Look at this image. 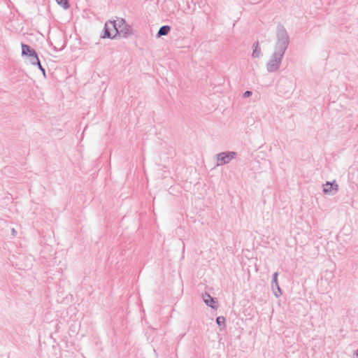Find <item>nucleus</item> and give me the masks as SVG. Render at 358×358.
Here are the masks:
<instances>
[{"instance_id": "39448f33", "label": "nucleus", "mask_w": 358, "mask_h": 358, "mask_svg": "<svg viewBox=\"0 0 358 358\" xmlns=\"http://www.w3.org/2000/svg\"><path fill=\"white\" fill-rule=\"evenodd\" d=\"M22 56L27 57L29 59L30 64H33L35 62H38V57L36 51L29 45L22 43Z\"/></svg>"}, {"instance_id": "1a4fd4ad", "label": "nucleus", "mask_w": 358, "mask_h": 358, "mask_svg": "<svg viewBox=\"0 0 358 358\" xmlns=\"http://www.w3.org/2000/svg\"><path fill=\"white\" fill-rule=\"evenodd\" d=\"M202 299L205 304L208 307L213 310H217L218 308V306L217 305V302L215 301V299L212 297L208 293L205 292L203 294Z\"/></svg>"}, {"instance_id": "f03ea898", "label": "nucleus", "mask_w": 358, "mask_h": 358, "mask_svg": "<svg viewBox=\"0 0 358 358\" xmlns=\"http://www.w3.org/2000/svg\"><path fill=\"white\" fill-rule=\"evenodd\" d=\"M284 55L282 52L273 51L266 64V71L268 73L277 72L279 70Z\"/></svg>"}, {"instance_id": "20e7f679", "label": "nucleus", "mask_w": 358, "mask_h": 358, "mask_svg": "<svg viewBox=\"0 0 358 358\" xmlns=\"http://www.w3.org/2000/svg\"><path fill=\"white\" fill-rule=\"evenodd\" d=\"M237 153L234 151H225L217 155V166H223L229 164L232 159H235Z\"/></svg>"}, {"instance_id": "6e6552de", "label": "nucleus", "mask_w": 358, "mask_h": 358, "mask_svg": "<svg viewBox=\"0 0 358 358\" xmlns=\"http://www.w3.org/2000/svg\"><path fill=\"white\" fill-rule=\"evenodd\" d=\"M278 273L275 272L273 274V279L271 281V287H272L273 294L276 297H278L280 295H282V291L280 288V286H279V284L278 282Z\"/></svg>"}, {"instance_id": "dca6fc26", "label": "nucleus", "mask_w": 358, "mask_h": 358, "mask_svg": "<svg viewBox=\"0 0 358 358\" xmlns=\"http://www.w3.org/2000/svg\"><path fill=\"white\" fill-rule=\"evenodd\" d=\"M354 355L358 357V349L355 352Z\"/></svg>"}, {"instance_id": "f8f14e48", "label": "nucleus", "mask_w": 358, "mask_h": 358, "mask_svg": "<svg viewBox=\"0 0 358 358\" xmlns=\"http://www.w3.org/2000/svg\"><path fill=\"white\" fill-rule=\"evenodd\" d=\"M226 319L223 316H218L216 318V323L221 329L225 328Z\"/></svg>"}, {"instance_id": "f3484780", "label": "nucleus", "mask_w": 358, "mask_h": 358, "mask_svg": "<svg viewBox=\"0 0 358 358\" xmlns=\"http://www.w3.org/2000/svg\"><path fill=\"white\" fill-rule=\"evenodd\" d=\"M12 233H13V235L16 233V231H15V230L14 229H12Z\"/></svg>"}, {"instance_id": "9b49d317", "label": "nucleus", "mask_w": 358, "mask_h": 358, "mask_svg": "<svg viewBox=\"0 0 358 358\" xmlns=\"http://www.w3.org/2000/svg\"><path fill=\"white\" fill-rule=\"evenodd\" d=\"M252 48H253V50H252V57L253 58H259L262 55V52H261V48H259L258 41L253 43Z\"/></svg>"}, {"instance_id": "7ed1b4c3", "label": "nucleus", "mask_w": 358, "mask_h": 358, "mask_svg": "<svg viewBox=\"0 0 358 358\" xmlns=\"http://www.w3.org/2000/svg\"><path fill=\"white\" fill-rule=\"evenodd\" d=\"M118 34L117 20L108 21L105 23L103 34L101 37L102 38L113 39L117 37Z\"/></svg>"}, {"instance_id": "2eb2a0df", "label": "nucleus", "mask_w": 358, "mask_h": 358, "mask_svg": "<svg viewBox=\"0 0 358 358\" xmlns=\"http://www.w3.org/2000/svg\"><path fill=\"white\" fill-rule=\"evenodd\" d=\"M252 94V91L247 90L243 94V98H248V97L250 96Z\"/></svg>"}, {"instance_id": "4468645a", "label": "nucleus", "mask_w": 358, "mask_h": 358, "mask_svg": "<svg viewBox=\"0 0 358 358\" xmlns=\"http://www.w3.org/2000/svg\"><path fill=\"white\" fill-rule=\"evenodd\" d=\"M32 65L37 66L38 69L43 73V75H45V69L41 64L40 60L38 59V62H35Z\"/></svg>"}, {"instance_id": "ddd939ff", "label": "nucleus", "mask_w": 358, "mask_h": 358, "mask_svg": "<svg viewBox=\"0 0 358 358\" xmlns=\"http://www.w3.org/2000/svg\"><path fill=\"white\" fill-rule=\"evenodd\" d=\"M56 2L61 6L63 8L67 9L70 5L68 0H55Z\"/></svg>"}, {"instance_id": "f257e3e1", "label": "nucleus", "mask_w": 358, "mask_h": 358, "mask_svg": "<svg viewBox=\"0 0 358 358\" xmlns=\"http://www.w3.org/2000/svg\"><path fill=\"white\" fill-rule=\"evenodd\" d=\"M275 37L274 51L285 54L289 45L290 40L289 34L283 25L278 24L277 26Z\"/></svg>"}, {"instance_id": "9d476101", "label": "nucleus", "mask_w": 358, "mask_h": 358, "mask_svg": "<svg viewBox=\"0 0 358 358\" xmlns=\"http://www.w3.org/2000/svg\"><path fill=\"white\" fill-rule=\"evenodd\" d=\"M171 31V27L169 25L162 26L157 33V37L159 38L163 36H166Z\"/></svg>"}, {"instance_id": "0eeeda50", "label": "nucleus", "mask_w": 358, "mask_h": 358, "mask_svg": "<svg viewBox=\"0 0 358 358\" xmlns=\"http://www.w3.org/2000/svg\"><path fill=\"white\" fill-rule=\"evenodd\" d=\"M338 190V185L336 180H333L332 182L327 181L326 183L323 185V192L324 194H329L331 195H334Z\"/></svg>"}, {"instance_id": "423d86ee", "label": "nucleus", "mask_w": 358, "mask_h": 358, "mask_svg": "<svg viewBox=\"0 0 358 358\" xmlns=\"http://www.w3.org/2000/svg\"><path fill=\"white\" fill-rule=\"evenodd\" d=\"M117 28L119 31V36L122 35V37L127 38L132 34L131 27L127 24L125 20L123 18L117 20Z\"/></svg>"}]
</instances>
